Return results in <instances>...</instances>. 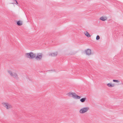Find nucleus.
<instances>
[{
  "label": "nucleus",
  "mask_w": 123,
  "mask_h": 123,
  "mask_svg": "<svg viewBox=\"0 0 123 123\" xmlns=\"http://www.w3.org/2000/svg\"><path fill=\"white\" fill-rule=\"evenodd\" d=\"M17 24L18 26H21L22 25V22L20 20L17 21Z\"/></svg>",
  "instance_id": "nucleus-10"
},
{
  "label": "nucleus",
  "mask_w": 123,
  "mask_h": 123,
  "mask_svg": "<svg viewBox=\"0 0 123 123\" xmlns=\"http://www.w3.org/2000/svg\"><path fill=\"white\" fill-rule=\"evenodd\" d=\"M85 34L86 36L88 37H90V34L87 31H86L85 33Z\"/></svg>",
  "instance_id": "nucleus-12"
},
{
  "label": "nucleus",
  "mask_w": 123,
  "mask_h": 123,
  "mask_svg": "<svg viewBox=\"0 0 123 123\" xmlns=\"http://www.w3.org/2000/svg\"><path fill=\"white\" fill-rule=\"evenodd\" d=\"M107 18L106 17H104L103 16L101 17L99 19L102 21H104L107 19Z\"/></svg>",
  "instance_id": "nucleus-9"
},
{
  "label": "nucleus",
  "mask_w": 123,
  "mask_h": 123,
  "mask_svg": "<svg viewBox=\"0 0 123 123\" xmlns=\"http://www.w3.org/2000/svg\"><path fill=\"white\" fill-rule=\"evenodd\" d=\"M8 72L11 76H13L14 78L16 79H17L18 78V75L17 74L15 73H14L13 74L11 71L9 70L8 71Z\"/></svg>",
  "instance_id": "nucleus-4"
},
{
  "label": "nucleus",
  "mask_w": 123,
  "mask_h": 123,
  "mask_svg": "<svg viewBox=\"0 0 123 123\" xmlns=\"http://www.w3.org/2000/svg\"><path fill=\"white\" fill-rule=\"evenodd\" d=\"M107 85L109 87H112L114 86V84H112L111 83H109L107 84Z\"/></svg>",
  "instance_id": "nucleus-11"
},
{
  "label": "nucleus",
  "mask_w": 123,
  "mask_h": 123,
  "mask_svg": "<svg viewBox=\"0 0 123 123\" xmlns=\"http://www.w3.org/2000/svg\"><path fill=\"white\" fill-rule=\"evenodd\" d=\"M2 104H3V106L4 107H6V108L7 109L11 107V106L10 105H9L7 103H3Z\"/></svg>",
  "instance_id": "nucleus-6"
},
{
  "label": "nucleus",
  "mask_w": 123,
  "mask_h": 123,
  "mask_svg": "<svg viewBox=\"0 0 123 123\" xmlns=\"http://www.w3.org/2000/svg\"><path fill=\"white\" fill-rule=\"evenodd\" d=\"M100 39V37L99 36L97 35L96 37V39L97 40H98Z\"/></svg>",
  "instance_id": "nucleus-15"
},
{
  "label": "nucleus",
  "mask_w": 123,
  "mask_h": 123,
  "mask_svg": "<svg viewBox=\"0 0 123 123\" xmlns=\"http://www.w3.org/2000/svg\"><path fill=\"white\" fill-rule=\"evenodd\" d=\"M86 98H82L80 99V101L82 102H84L86 100Z\"/></svg>",
  "instance_id": "nucleus-13"
},
{
  "label": "nucleus",
  "mask_w": 123,
  "mask_h": 123,
  "mask_svg": "<svg viewBox=\"0 0 123 123\" xmlns=\"http://www.w3.org/2000/svg\"><path fill=\"white\" fill-rule=\"evenodd\" d=\"M67 95H68L69 97H72L73 98L76 99H80V98L81 97L77 95L75 93L72 92H69L68 93Z\"/></svg>",
  "instance_id": "nucleus-1"
},
{
  "label": "nucleus",
  "mask_w": 123,
  "mask_h": 123,
  "mask_svg": "<svg viewBox=\"0 0 123 123\" xmlns=\"http://www.w3.org/2000/svg\"><path fill=\"white\" fill-rule=\"evenodd\" d=\"M85 52L86 55H89L91 53V49H89L85 50Z\"/></svg>",
  "instance_id": "nucleus-7"
},
{
  "label": "nucleus",
  "mask_w": 123,
  "mask_h": 123,
  "mask_svg": "<svg viewBox=\"0 0 123 123\" xmlns=\"http://www.w3.org/2000/svg\"><path fill=\"white\" fill-rule=\"evenodd\" d=\"M57 55V52H56L53 53H51L49 54V55L50 56H55Z\"/></svg>",
  "instance_id": "nucleus-8"
},
{
  "label": "nucleus",
  "mask_w": 123,
  "mask_h": 123,
  "mask_svg": "<svg viewBox=\"0 0 123 123\" xmlns=\"http://www.w3.org/2000/svg\"><path fill=\"white\" fill-rule=\"evenodd\" d=\"M36 56V54L31 52L29 53H27L25 54L26 57L31 59H33Z\"/></svg>",
  "instance_id": "nucleus-2"
},
{
  "label": "nucleus",
  "mask_w": 123,
  "mask_h": 123,
  "mask_svg": "<svg viewBox=\"0 0 123 123\" xmlns=\"http://www.w3.org/2000/svg\"><path fill=\"white\" fill-rule=\"evenodd\" d=\"M113 81L114 82H116L118 83L119 82V81L117 80H113Z\"/></svg>",
  "instance_id": "nucleus-14"
},
{
  "label": "nucleus",
  "mask_w": 123,
  "mask_h": 123,
  "mask_svg": "<svg viewBox=\"0 0 123 123\" xmlns=\"http://www.w3.org/2000/svg\"><path fill=\"white\" fill-rule=\"evenodd\" d=\"M14 3L15 4H18V3L17 2V1L16 0H13Z\"/></svg>",
  "instance_id": "nucleus-16"
},
{
  "label": "nucleus",
  "mask_w": 123,
  "mask_h": 123,
  "mask_svg": "<svg viewBox=\"0 0 123 123\" xmlns=\"http://www.w3.org/2000/svg\"><path fill=\"white\" fill-rule=\"evenodd\" d=\"M89 109L88 107H85L81 109L79 111V112L81 113H84L86 112Z\"/></svg>",
  "instance_id": "nucleus-3"
},
{
  "label": "nucleus",
  "mask_w": 123,
  "mask_h": 123,
  "mask_svg": "<svg viewBox=\"0 0 123 123\" xmlns=\"http://www.w3.org/2000/svg\"><path fill=\"white\" fill-rule=\"evenodd\" d=\"M42 57V54L40 53V55H39L38 54H37V56H36L35 58L37 60H41Z\"/></svg>",
  "instance_id": "nucleus-5"
}]
</instances>
